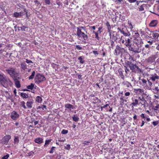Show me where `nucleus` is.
I'll use <instances>...</instances> for the list:
<instances>
[{"label":"nucleus","instance_id":"obj_1","mask_svg":"<svg viewBox=\"0 0 159 159\" xmlns=\"http://www.w3.org/2000/svg\"><path fill=\"white\" fill-rule=\"evenodd\" d=\"M81 28L84 29V27L81 26L77 28V35L78 37L83 38L84 39V40L83 41V42L84 43H86V41L88 39V36L84 33L82 32L81 29Z\"/></svg>","mask_w":159,"mask_h":159},{"label":"nucleus","instance_id":"obj_2","mask_svg":"<svg viewBox=\"0 0 159 159\" xmlns=\"http://www.w3.org/2000/svg\"><path fill=\"white\" fill-rule=\"evenodd\" d=\"M154 0H143L141 1L142 2H144L146 4H143L139 7V10L140 11H142L144 10V8L146 7H151L152 5L153 4L154 2Z\"/></svg>","mask_w":159,"mask_h":159},{"label":"nucleus","instance_id":"obj_3","mask_svg":"<svg viewBox=\"0 0 159 159\" xmlns=\"http://www.w3.org/2000/svg\"><path fill=\"white\" fill-rule=\"evenodd\" d=\"M126 65L128 66L132 71L135 72L134 69L136 68L138 72H141V70L136 64L132 63V62L130 61H127L125 62Z\"/></svg>","mask_w":159,"mask_h":159},{"label":"nucleus","instance_id":"obj_4","mask_svg":"<svg viewBox=\"0 0 159 159\" xmlns=\"http://www.w3.org/2000/svg\"><path fill=\"white\" fill-rule=\"evenodd\" d=\"M120 40L122 43L124 44L128 48L130 46L132 45L131 41L129 37H121Z\"/></svg>","mask_w":159,"mask_h":159},{"label":"nucleus","instance_id":"obj_5","mask_svg":"<svg viewBox=\"0 0 159 159\" xmlns=\"http://www.w3.org/2000/svg\"><path fill=\"white\" fill-rule=\"evenodd\" d=\"M6 71L10 75L13 79L17 77L18 75L15 71V69L12 67L9 68L6 70Z\"/></svg>","mask_w":159,"mask_h":159},{"label":"nucleus","instance_id":"obj_6","mask_svg":"<svg viewBox=\"0 0 159 159\" xmlns=\"http://www.w3.org/2000/svg\"><path fill=\"white\" fill-rule=\"evenodd\" d=\"M46 80V78L44 76L40 73H38L36 75L35 79V81L37 83H39Z\"/></svg>","mask_w":159,"mask_h":159},{"label":"nucleus","instance_id":"obj_7","mask_svg":"<svg viewBox=\"0 0 159 159\" xmlns=\"http://www.w3.org/2000/svg\"><path fill=\"white\" fill-rule=\"evenodd\" d=\"M1 84L5 88H7L9 86H11L12 85V82L9 79H5Z\"/></svg>","mask_w":159,"mask_h":159},{"label":"nucleus","instance_id":"obj_8","mask_svg":"<svg viewBox=\"0 0 159 159\" xmlns=\"http://www.w3.org/2000/svg\"><path fill=\"white\" fill-rule=\"evenodd\" d=\"M126 50L124 48L121 47L120 46L117 45L115 50V52L117 55H122L125 52Z\"/></svg>","mask_w":159,"mask_h":159},{"label":"nucleus","instance_id":"obj_9","mask_svg":"<svg viewBox=\"0 0 159 159\" xmlns=\"http://www.w3.org/2000/svg\"><path fill=\"white\" fill-rule=\"evenodd\" d=\"M128 48L129 50L134 52L135 53H139L141 52V49L138 46L131 45V46Z\"/></svg>","mask_w":159,"mask_h":159},{"label":"nucleus","instance_id":"obj_10","mask_svg":"<svg viewBox=\"0 0 159 159\" xmlns=\"http://www.w3.org/2000/svg\"><path fill=\"white\" fill-rule=\"evenodd\" d=\"M137 98H139V105L140 107L145 106V104L147 103V101L143 97H141L140 96H137Z\"/></svg>","mask_w":159,"mask_h":159},{"label":"nucleus","instance_id":"obj_11","mask_svg":"<svg viewBox=\"0 0 159 159\" xmlns=\"http://www.w3.org/2000/svg\"><path fill=\"white\" fill-rule=\"evenodd\" d=\"M11 139V136L9 135H6L1 140V143L3 144L7 145Z\"/></svg>","mask_w":159,"mask_h":159},{"label":"nucleus","instance_id":"obj_12","mask_svg":"<svg viewBox=\"0 0 159 159\" xmlns=\"http://www.w3.org/2000/svg\"><path fill=\"white\" fill-rule=\"evenodd\" d=\"M136 96L135 98H132V103L131 104L130 106H132V108H134V107H137V105H139V98H137Z\"/></svg>","mask_w":159,"mask_h":159},{"label":"nucleus","instance_id":"obj_13","mask_svg":"<svg viewBox=\"0 0 159 159\" xmlns=\"http://www.w3.org/2000/svg\"><path fill=\"white\" fill-rule=\"evenodd\" d=\"M11 118L13 120H16L19 117V115L15 111H12L11 113Z\"/></svg>","mask_w":159,"mask_h":159},{"label":"nucleus","instance_id":"obj_14","mask_svg":"<svg viewBox=\"0 0 159 159\" xmlns=\"http://www.w3.org/2000/svg\"><path fill=\"white\" fill-rule=\"evenodd\" d=\"M144 90L143 89L139 88L134 89V92L137 95H141L143 96L144 94Z\"/></svg>","mask_w":159,"mask_h":159},{"label":"nucleus","instance_id":"obj_15","mask_svg":"<svg viewBox=\"0 0 159 159\" xmlns=\"http://www.w3.org/2000/svg\"><path fill=\"white\" fill-rule=\"evenodd\" d=\"M139 116L141 118L144 119V120L147 122H149L151 121V119L149 116L147 114L142 113Z\"/></svg>","mask_w":159,"mask_h":159},{"label":"nucleus","instance_id":"obj_16","mask_svg":"<svg viewBox=\"0 0 159 159\" xmlns=\"http://www.w3.org/2000/svg\"><path fill=\"white\" fill-rule=\"evenodd\" d=\"M150 36L148 37L152 38L156 40L159 36V34L158 33L156 32H153L150 34Z\"/></svg>","mask_w":159,"mask_h":159},{"label":"nucleus","instance_id":"obj_17","mask_svg":"<svg viewBox=\"0 0 159 159\" xmlns=\"http://www.w3.org/2000/svg\"><path fill=\"white\" fill-rule=\"evenodd\" d=\"M34 100L33 99L29 100L26 103L27 108L30 109L32 108L33 104L34 103Z\"/></svg>","mask_w":159,"mask_h":159},{"label":"nucleus","instance_id":"obj_18","mask_svg":"<svg viewBox=\"0 0 159 159\" xmlns=\"http://www.w3.org/2000/svg\"><path fill=\"white\" fill-rule=\"evenodd\" d=\"M158 23V21L157 20H152L149 24V26L150 27H156Z\"/></svg>","mask_w":159,"mask_h":159},{"label":"nucleus","instance_id":"obj_19","mask_svg":"<svg viewBox=\"0 0 159 159\" xmlns=\"http://www.w3.org/2000/svg\"><path fill=\"white\" fill-rule=\"evenodd\" d=\"M17 77H16L13 79L14 81L16 87V88H19L20 87L21 85L20 83V81L17 79Z\"/></svg>","mask_w":159,"mask_h":159},{"label":"nucleus","instance_id":"obj_20","mask_svg":"<svg viewBox=\"0 0 159 159\" xmlns=\"http://www.w3.org/2000/svg\"><path fill=\"white\" fill-rule=\"evenodd\" d=\"M123 34V36H122L121 37H130V34L128 30H127L126 32L124 30L122 31V33Z\"/></svg>","mask_w":159,"mask_h":159},{"label":"nucleus","instance_id":"obj_21","mask_svg":"<svg viewBox=\"0 0 159 159\" xmlns=\"http://www.w3.org/2000/svg\"><path fill=\"white\" fill-rule=\"evenodd\" d=\"M159 79V76L156 74L155 73L154 75H151L150 80H152L153 81H154L156 79Z\"/></svg>","mask_w":159,"mask_h":159},{"label":"nucleus","instance_id":"obj_22","mask_svg":"<svg viewBox=\"0 0 159 159\" xmlns=\"http://www.w3.org/2000/svg\"><path fill=\"white\" fill-rule=\"evenodd\" d=\"M34 142L38 144H40L43 142V139L40 137L38 138L35 139Z\"/></svg>","mask_w":159,"mask_h":159},{"label":"nucleus","instance_id":"obj_23","mask_svg":"<svg viewBox=\"0 0 159 159\" xmlns=\"http://www.w3.org/2000/svg\"><path fill=\"white\" fill-rule=\"evenodd\" d=\"M109 35L111 40L115 41V42L116 41L117 39L116 34V35H115L114 34H112L111 33V34Z\"/></svg>","mask_w":159,"mask_h":159},{"label":"nucleus","instance_id":"obj_24","mask_svg":"<svg viewBox=\"0 0 159 159\" xmlns=\"http://www.w3.org/2000/svg\"><path fill=\"white\" fill-rule=\"evenodd\" d=\"M134 40L136 43H140L141 44L143 43L142 40L140 37L136 39H135Z\"/></svg>","mask_w":159,"mask_h":159},{"label":"nucleus","instance_id":"obj_25","mask_svg":"<svg viewBox=\"0 0 159 159\" xmlns=\"http://www.w3.org/2000/svg\"><path fill=\"white\" fill-rule=\"evenodd\" d=\"M20 95L23 98H27L29 97L28 94L24 92L21 93Z\"/></svg>","mask_w":159,"mask_h":159},{"label":"nucleus","instance_id":"obj_26","mask_svg":"<svg viewBox=\"0 0 159 159\" xmlns=\"http://www.w3.org/2000/svg\"><path fill=\"white\" fill-rule=\"evenodd\" d=\"M155 60V58L154 56H152L148 58L147 60V61L148 62L152 63Z\"/></svg>","mask_w":159,"mask_h":159},{"label":"nucleus","instance_id":"obj_27","mask_svg":"<svg viewBox=\"0 0 159 159\" xmlns=\"http://www.w3.org/2000/svg\"><path fill=\"white\" fill-rule=\"evenodd\" d=\"M21 12H15L13 14V16L16 18L19 17L20 16H21Z\"/></svg>","mask_w":159,"mask_h":159},{"label":"nucleus","instance_id":"obj_28","mask_svg":"<svg viewBox=\"0 0 159 159\" xmlns=\"http://www.w3.org/2000/svg\"><path fill=\"white\" fill-rule=\"evenodd\" d=\"M36 101L38 103H41L42 102V98L40 96H37L36 98Z\"/></svg>","mask_w":159,"mask_h":159},{"label":"nucleus","instance_id":"obj_29","mask_svg":"<svg viewBox=\"0 0 159 159\" xmlns=\"http://www.w3.org/2000/svg\"><path fill=\"white\" fill-rule=\"evenodd\" d=\"M52 140V139H49L48 140H46L45 141V144L43 146L44 147H47L48 145L50 144V143Z\"/></svg>","mask_w":159,"mask_h":159},{"label":"nucleus","instance_id":"obj_30","mask_svg":"<svg viewBox=\"0 0 159 159\" xmlns=\"http://www.w3.org/2000/svg\"><path fill=\"white\" fill-rule=\"evenodd\" d=\"M65 107L68 109H73L74 108L73 106L69 103L66 104L65 105Z\"/></svg>","mask_w":159,"mask_h":159},{"label":"nucleus","instance_id":"obj_31","mask_svg":"<svg viewBox=\"0 0 159 159\" xmlns=\"http://www.w3.org/2000/svg\"><path fill=\"white\" fill-rule=\"evenodd\" d=\"M21 68L23 70H25L27 69L26 64L25 63H21Z\"/></svg>","mask_w":159,"mask_h":159},{"label":"nucleus","instance_id":"obj_32","mask_svg":"<svg viewBox=\"0 0 159 159\" xmlns=\"http://www.w3.org/2000/svg\"><path fill=\"white\" fill-rule=\"evenodd\" d=\"M84 56H80L78 58V59L80 61L81 64H83L84 63L85 61L84 60Z\"/></svg>","mask_w":159,"mask_h":159},{"label":"nucleus","instance_id":"obj_33","mask_svg":"<svg viewBox=\"0 0 159 159\" xmlns=\"http://www.w3.org/2000/svg\"><path fill=\"white\" fill-rule=\"evenodd\" d=\"M34 84L33 83H31L30 85L27 86V88L29 89L32 90L34 87Z\"/></svg>","mask_w":159,"mask_h":159},{"label":"nucleus","instance_id":"obj_34","mask_svg":"<svg viewBox=\"0 0 159 159\" xmlns=\"http://www.w3.org/2000/svg\"><path fill=\"white\" fill-rule=\"evenodd\" d=\"M14 143L15 144L18 143L19 142V137L18 136H15L14 139Z\"/></svg>","mask_w":159,"mask_h":159},{"label":"nucleus","instance_id":"obj_35","mask_svg":"<svg viewBox=\"0 0 159 159\" xmlns=\"http://www.w3.org/2000/svg\"><path fill=\"white\" fill-rule=\"evenodd\" d=\"M41 108L42 110H44L45 109H47V107L44 105H42L41 106H39L37 107V109L38 110Z\"/></svg>","mask_w":159,"mask_h":159},{"label":"nucleus","instance_id":"obj_36","mask_svg":"<svg viewBox=\"0 0 159 159\" xmlns=\"http://www.w3.org/2000/svg\"><path fill=\"white\" fill-rule=\"evenodd\" d=\"M128 24L129 26V28L132 31V29L133 28V27L132 25V23L130 21L128 20Z\"/></svg>","mask_w":159,"mask_h":159},{"label":"nucleus","instance_id":"obj_37","mask_svg":"<svg viewBox=\"0 0 159 159\" xmlns=\"http://www.w3.org/2000/svg\"><path fill=\"white\" fill-rule=\"evenodd\" d=\"M93 101H94V103H96L99 102H100L101 100L98 99V98L94 97L93 99Z\"/></svg>","mask_w":159,"mask_h":159},{"label":"nucleus","instance_id":"obj_38","mask_svg":"<svg viewBox=\"0 0 159 159\" xmlns=\"http://www.w3.org/2000/svg\"><path fill=\"white\" fill-rule=\"evenodd\" d=\"M20 105L24 109H25L27 108L25 105V102L24 101H22L20 102Z\"/></svg>","mask_w":159,"mask_h":159},{"label":"nucleus","instance_id":"obj_39","mask_svg":"<svg viewBox=\"0 0 159 159\" xmlns=\"http://www.w3.org/2000/svg\"><path fill=\"white\" fill-rule=\"evenodd\" d=\"M93 33L95 35V38L98 40H99L100 39V38L99 37L98 35L99 33L97 32H95L94 31H93Z\"/></svg>","mask_w":159,"mask_h":159},{"label":"nucleus","instance_id":"obj_40","mask_svg":"<svg viewBox=\"0 0 159 159\" xmlns=\"http://www.w3.org/2000/svg\"><path fill=\"white\" fill-rule=\"evenodd\" d=\"M107 27L108 30V32L109 33V35H111V33L112 31V30H111V25Z\"/></svg>","mask_w":159,"mask_h":159},{"label":"nucleus","instance_id":"obj_41","mask_svg":"<svg viewBox=\"0 0 159 159\" xmlns=\"http://www.w3.org/2000/svg\"><path fill=\"white\" fill-rule=\"evenodd\" d=\"M72 118L73 120L75 122L78 121L79 119V118L78 116H76L75 115H74L72 117Z\"/></svg>","mask_w":159,"mask_h":159},{"label":"nucleus","instance_id":"obj_42","mask_svg":"<svg viewBox=\"0 0 159 159\" xmlns=\"http://www.w3.org/2000/svg\"><path fill=\"white\" fill-rule=\"evenodd\" d=\"M35 71H33L32 72L31 75L29 77V80L33 79L34 78V77L35 75Z\"/></svg>","mask_w":159,"mask_h":159},{"label":"nucleus","instance_id":"obj_43","mask_svg":"<svg viewBox=\"0 0 159 159\" xmlns=\"http://www.w3.org/2000/svg\"><path fill=\"white\" fill-rule=\"evenodd\" d=\"M103 108H106L107 110V111H108L109 108H110V106H109V104H107L104 105L103 106H102Z\"/></svg>","mask_w":159,"mask_h":159},{"label":"nucleus","instance_id":"obj_44","mask_svg":"<svg viewBox=\"0 0 159 159\" xmlns=\"http://www.w3.org/2000/svg\"><path fill=\"white\" fill-rule=\"evenodd\" d=\"M125 92V97H129V96L131 94L130 92H126V90H125L124 91Z\"/></svg>","mask_w":159,"mask_h":159},{"label":"nucleus","instance_id":"obj_45","mask_svg":"<svg viewBox=\"0 0 159 159\" xmlns=\"http://www.w3.org/2000/svg\"><path fill=\"white\" fill-rule=\"evenodd\" d=\"M134 37L135 39L138 38L139 37H140L139 34L138 32L135 33L134 35Z\"/></svg>","mask_w":159,"mask_h":159},{"label":"nucleus","instance_id":"obj_46","mask_svg":"<svg viewBox=\"0 0 159 159\" xmlns=\"http://www.w3.org/2000/svg\"><path fill=\"white\" fill-rule=\"evenodd\" d=\"M124 84L126 85L128 87H129L130 86H131V84L128 81H126L124 82Z\"/></svg>","mask_w":159,"mask_h":159},{"label":"nucleus","instance_id":"obj_47","mask_svg":"<svg viewBox=\"0 0 159 159\" xmlns=\"http://www.w3.org/2000/svg\"><path fill=\"white\" fill-rule=\"evenodd\" d=\"M128 55L129 56V57L128 58V60H129L130 61H134V58L133 57L131 56L130 54H128Z\"/></svg>","mask_w":159,"mask_h":159},{"label":"nucleus","instance_id":"obj_48","mask_svg":"<svg viewBox=\"0 0 159 159\" xmlns=\"http://www.w3.org/2000/svg\"><path fill=\"white\" fill-rule=\"evenodd\" d=\"M159 123V121L157 120L156 121H153L152 124L154 126H155L157 125Z\"/></svg>","mask_w":159,"mask_h":159},{"label":"nucleus","instance_id":"obj_49","mask_svg":"<svg viewBox=\"0 0 159 159\" xmlns=\"http://www.w3.org/2000/svg\"><path fill=\"white\" fill-rule=\"evenodd\" d=\"M139 80L141 81L140 82H141L143 84H146L147 81L145 79H139Z\"/></svg>","mask_w":159,"mask_h":159},{"label":"nucleus","instance_id":"obj_50","mask_svg":"<svg viewBox=\"0 0 159 159\" xmlns=\"http://www.w3.org/2000/svg\"><path fill=\"white\" fill-rule=\"evenodd\" d=\"M102 27H99L98 28V30L96 32L99 34H100L102 32Z\"/></svg>","mask_w":159,"mask_h":159},{"label":"nucleus","instance_id":"obj_51","mask_svg":"<svg viewBox=\"0 0 159 159\" xmlns=\"http://www.w3.org/2000/svg\"><path fill=\"white\" fill-rule=\"evenodd\" d=\"M56 148V147H52V148H51V149L49 151V152L50 153H52L54 152V151L55 150V148Z\"/></svg>","mask_w":159,"mask_h":159},{"label":"nucleus","instance_id":"obj_52","mask_svg":"<svg viewBox=\"0 0 159 159\" xmlns=\"http://www.w3.org/2000/svg\"><path fill=\"white\" fill-rule=\"evenodd\" d=\"M68 130L63 129L61 131V133L62 134H67L68 133Z\"/></svg>","mask_w":159,"mask_h":159},{"label":"nucleus","instance_id":"obj_53","mask_svg":"<svg viewBox=\"0 0 159 159\" xmlns=\"http://www.w3.org/2000/svg\"><path fill=\"white\" fill-rule=\"evenodd\" d=\"M75 49L78 50H81L82 49V48L79 45H76L75 46Z\"/></svg>","mask_w":159,"mask_h":159},{"label":"nucleus","instance_id":"obj_54","mask_svg":"<svg viewBox=\"0 0 159 159\" xmlns=\"http://www.w3.org/2000/svg\"><path fill=\"white\" fill-rule=\"evenodd\" d=\"M9 154H7L2 157V159H7L9 157Z\"/></svg>","mask_w":159,"mask_h":159},{"label":"nucleus","instance_id":"obj_55","mask_svg":"<svg viewBox=\"0 0 159 159\" xmlns=\"http://www.w3.org/2000/svg\"><path fill=\"white\" fill-rule=\"evenodd\" d=\"M28 154L29 156H32L34 154V152L33 151H31L29 152Z\"/></svg>","mask_w":159,"mask_h":159},{"label":"nucleus","instance_id":"obj_56","mask_svg":"<svg viewBox=\"0 0 159 159\" xmlns=\"http://www.w3.org/2000/svg\"><path fill=\"white\" fill-rule=\"evenodd\" d=\"M159 108V105H157L155 107H154L153 109L155 111H156V112H157V109Z\"/></svg>","mask_w":159,"mask_h":159},{"label":"nucleus","instance_id":"obj_57","mask_svg":"<svg viewBox=\"0 0 159 159\" xmlns=\"http://www.w3.org/2000/svg\"><path fill=\"white\" fill-rule=\"evenodd\" d=\"M45 2L46 4L49 5L50 3V0H45Z\"/></svg>","mask_w":159,"mask_h":159},{"label":"nucleus","instance_id":"obj_58","mask_svg":"<svg viewBox=\"0 0 159 159\" xmlns=\"http://www.w3.org/2000/svg\"><path fill=\"white\" fill-rule=\"evenodd\" d=\"M144 121V120H142L141 124L140 125V127H142L144 125L145 123H146V122Z\"/></svg>","mask_w":159,"mask_h":159},{"label":"nucleus","instance_id":"obj_59","mask_svg":"<svg viewBox=\"0 0 159 159\" xmlns=\"http://www.w3.org/2000/svg\"><path fill=\"white\" fill-rule=\"evenodd\" d=\"M93 52L95 55H97L98 54V52L97 51L94 50L93 51Z\"/></svg>","mask_w":159,"mask_h":159},{"label":"nucleus","instance_id":"obj_60","mask_svg":"<svg viewBox=\"0 0 159 159\" xmlns=\"http://www.w3.org/2000/svg\"><path fill=\"white\" fill-rule=\"evenodd\" d=\"M125 71L126 73L127 72H129V69L127 68V67L125 66Z\"/></svg>","mask_w":159,"mask_h":159},{"label":"nucleus","instance_id":"obj_61","mask_svg":"<svg viewBox=\"0 0 159 159\" xmlns=\"http://www.w3.org/2000/svg\"><path fill=\"white\" fill-rule=\"evenodd\" d=\"M26 62L27 63H33L32 61L31 60H28L27 59H26Z\"/></svg>","mask_w":159,"mask_h":159},{"label":"nucleus","instance_id":"obj_62","mask_svg":"<svg viewBox=\"0 0 159 159\" xmlns=\"http://www.w3.org/2000/svg\"><path fill=\"white\" fill-rule=\"evenodd\" d=\"M82 75H78V78L79 79L81 80L82 79Z\"/></svg>","mask_w":159,"mask_h":159},{"label":"nucleus","instance_id":"obj_63","mask_svg":"<svg viewBox=\"0 0 159 159\" xmlns=\"http://www.w3.org/2000/svg\"><path fill=\"white\" fill-rule=\"evenodd\" d=\"M146 112L148 114H149V115L152 116V115H151V113L150 111H149L148 110H147L146 111Z\"/></svg>","mask_w":159,"mask_h":159},{"label":"nucleus","instance_id":"obj_64","mask_svg":"<svg viewBox=\"0 0 159 159\" xmlns=\"http://www.w3.org/2000/svg\"><path fill=\"white\" fill-rule=\"evenodd\" d=\"M133 117L134 120H136V121L138 120V119H137V116L136 115H135Z\"/></svg>","mask_w":159,"mask_h":159}]
</instances>
